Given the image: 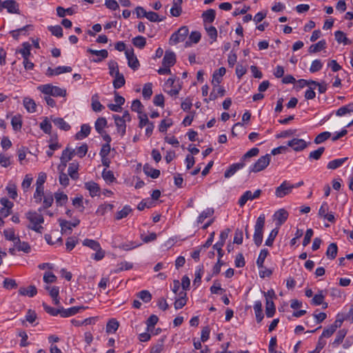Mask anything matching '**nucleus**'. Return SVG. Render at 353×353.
I'll return each mask as SVG.
<instances>
[{
    "label": "nucleus",
    "mask_w": 353,
    "mask_h": 353,
    "mask_svg": "<svg viewBox=\"0 0 353 353\" xmlns=\"http://www.w3.org/2000/svg\"><path fill=\"white\" fill-rule=\"evenodd\" d=\"M265 216L261 214L256 219L254 225V233L253 235V240L255 245L259 247L263 242V228L265 225Z\"/></svg>",
    "instance_id": "1"
},
{
    "label": "nucleus",
    "mask_w": 353,
    "mask_h": 353,
    "mask_svg": "<svg viewBox=\"0 0 353 353\" xmlns=\"http://www.w3.org/2000/svg\"><path fill=\"white\" fill-rule=\"evenodd\" d=\"M37 89L45 95L52 97H65L66 95V90L61 88L52 84H45L39 85Z\"/></svg>",
    "instance_id": "2"
},
{
    "label": "nucleus",
    "mask_w": 353,
    "mask_h": 353,
    "mask_svg": "<svg viewBox=\"0 0 353 353\" xmlns=\"http://www.w3.org/2000/svg\"><path fill=\"white\" fill-rule=\"evenodd\" d=\"M189 33L188 26H182L177 31L174 32L170 38V44L175 45L178 43L183 42Z\"/></svg>",
    "instance_id": "3"
},
{
    "label": "nucleus",
    "mask_w": 353,
    "mask_h": 353,
    "mask_svg": "<svg viewBox=\"0 0 353 353\" xmlns=\"http://www.w3.org/2000/svg\"><path fill=\"white\" fill-rule=\"evenodd\" d=\"M270 159L271 156L269 154L261 157L250 168V172L256 173L263 170L270 164Z\"/></svg>",
    "instance_id": "4"
},
{
    "label": "nucleus",
    "mask_w": 353,
    "mask_h": 353,
    "mask_svg": "<svg viewBox=\"0 0 353 353\" xmlns=\"http://www.w3.org/2000/svg\"><path fill=\"white\" fill-rule=\"evenodd\" d=\"M261 194V190L258 189L254 193H252L251 191L247 190L240 197L238 201V204L243 207L248 200H253L257 199L260 196Z\"/></svg>",
    "instance_id": "5"
},
{
    "label": "nucleus",
    "mask_w": 353,
    "mask_h": 353,
    "mask_svg": "<svg viewBox=\"0 0 353 353\" xmlns=\"http://www.w3.org/2000/svg\"><path fill=\"white\" fill-rule=\"evenodd\" d=\"M292 190V187H291V184L287 181H284L279 187L276 188L275 195L278 198H283L285 196L289 194Z\"/></svg>",
    "instance_id": "6"
},
{
    "label": "nucleus",
    "mask_w": 353,
    "mask_h": 353,
    "mask_svg": "<svg viewBox=\"0 0 353 353\" xmlns=\"http://www.w3.org/2000/svg\"><path fill=\"white\" fill-rule=\"evenodd\" d=\"M125 54L128 59V66L134 70H137L139 68L140 64L138 59L134 53V50L132 48L130 50H128L125 51Z\"/></svg>",
    "instance_id": "7"
},
{
    "label": "nucleus",
    "mask_w": 353,
    "mask_h": 353,
    "mask_svg": "<svg viewBox=\"0 0 353 353\" xmlns=\"http://www.w3.org/2000/svg\"><path fill=\"white\" fill-rule=\"evenodd\" d=\"M75 150L74 149H69L68 147H67L64 150H63L61 157L60 158L61 160V164L59 165L58 168L59 170L61 169V166L62 165L63 168H65L67 165V163L70 161L72 157L74 155Z\"/></svg>",
    "instance_id": "8"
},
{
    "label": "nucleus",
    "mask_w": 353,
    "mask_h": 353,
    "mask_svg": "<svg viewBox=\"0 0 353 353\" xmlns=\"http://www.w3.org/2000/svg\"><path fill=\"white\" fill-rule=\"evenodd\" d=\"M287 145L296 152L301 151L307 146V143L303 139L296 138L289 141Z\"/></svg>",
    "instance_id": "9"
},
{
    "label": "nucleus",
    "mask_w": 353,
    "mask_h": 353,
    "mask_svg": "<svg viewBox=\"0 0 353 353\" xmlns=\"http://www.w3.org/2000/svg\"><path fill=\"white\" fill-rule=\"evenodd\" d=\"M88 307L84 306H74L68 309H65L63 307H61V316L63 318L69 317L77 314L82 310L87 309Z\"/></svg>",
    "instance_id": "10"
},
{
    "label": "nucleus",
    "mask_w": 353,
    "mask_h": 353,
    "mask_svg": "<svg viewBox=\"0 0 353 353\" xmlns=\"http://www.w3.org/2000/svg\"><path fill=\"white\" fill-rule=\"evenodd\" d=\"M26 218L32 224H41L44 222V219L41 214L34 211H29L26 214Z\"/></svg>",
    "instance_id": "11"
},
{
    "label": "nucleus",
    "mask_w": 353,
    "mask_h": 353,
    "mask_svg": "<svg viewBox=\"0 0 353 353\" xmlns=\"http://www.w3.org/2000/svg\"><path fill=\"white\" fill-rule=\"evenodd\" d=\"M3 9H6L9 13L19 14V4L14 0H6L3 1Z\"/></svg>",
    "instance_id": "12"
},
{
    "label": "nucleus",
    "mask_w": 353,
    "mask_h": 353,
    "mask_svg": "<svg viewBox=\"0 0 353 353\" xmlns=\"http://www.w3.org/2000/svg\"><path fill=\"white\" fill-rule=\"evenodd\" d=\"M176 62V55L172 51H165L164 57L163 59V65L164 67H169L174 65Z\"/></svg>",
    "instance_id": "13"
},
{
    "label": "nucleus",
    "mask_w": 353,
    "mask_h": 353,
    "mask_svg": "<svg viewBox=\"0 0 353 353\" xmlns=\"http://www.w3.org/2000/svg\"><path fill=\"white\" fill-rule=\"evenodd\" d=\"M274 216L276 220V225L279 228L288 219V212L285 209H280L274 213Z\"/></svg>",
    "instance_id": "14"
},
{
    "label": "nucleus",
    "mask_w": 353,
    "mask_h": 353,
    "mask_svg": "<svg viewBox=\"0 0 353 353\" xmlns=\"http://www.w3.org/2000/svg\"><path fill=\"white\" fill-rule=\"evenodd\" d=\"M84 188L89 191L90 195L92 197L99 195L100 192L99 185L94 181H88L85 183Z\"/></svg>",
    "instance_id": "15"
},
{
    "label": "nucleus",
    "mask_w": 353,
    "mask_h": 353,
    "mask_svg": "<svg viewBox=\"0 0 353 353\" xmlns=\"http://www.w3.org/2000/svg\"><path fill=\"white\" fill-rule=\"evenodd\" d=\"M88 52L91 54L97 56V58L93 59V61L96 63L102 61V60L107 58L108 56V52L106 50H97L89 48L88 49Z\"/></svg>",
    "instance_id": "16"
},
{
    "label": "nucleus",
    "mask_w": 353,
    "mask_h": 353,
    "mask_svg": "<svg viewBox=\"0 0 353 353\" xmlns=\"http://www.w3.org/2000/svg\"><path fill=\"white\" fill-rule=\"evenodd\" d=\"M244 166H245V163L243 162L232 164L231 165H230L228 169H227L225 170V172L224 173V176L225 178L231 177L236 172V171L243 168Z\"/></svg>",
    "instance_id": "17"
},
{
    "label": "nucleus",
    "mask_w": 353,
    "mask_h": 353,
    "mask_svg": "<svg viewBox=\"0 0 353 353\" xmlns=\"http://www.w3.org/2000/svg\"><path fill=\"white\" fill-rule=\"evenodd\" d=\"M141 10V13L145 15V17L147 18L151 22H159L161 21L162 19L159 18V14L154 12H146V10L141 6H138V10Z\"/></svg>",
    "instance_id": "18"
},
{
    "label": "nucleus",
    "mask_w": 353,
    "mask_h": 353,
    "mask_svg": "<svg viewBox=\"0 0 353 353\" xmlns=\"http://www.w3.org/2000/svg\"><path fill=\"white\" fill-rule=\"evenodd\" d=\"M226 70L224 67L220 68L219 70H215L212 75V83L214 87L218 85L222 80V77L225 74Z\"/></svg>",
    "instance_id": "19"
},
{
    "label": "nucleus",
    "mask_w": 353,
    "mask_h": 353,
    "mask_svg": "<svg viewBox=\"0 0 353 353\" xmlns=\"http://www.w3.org/2000/svg\"><path fill=\"white\" fill-rule=\"evenodd\" d=\"M115 124L117 127V130L121 133V136H123L125 133L126 125L125 119L121 118L120 116L114 114L113 115Z\"/></svg>",
    "instance_id": "20"
},
{
    "label": "nucleus",
    "mask_w": 353,
    "mask_h": 353,
    "mask_svg": "<svg viewBox=\"0 0 353 353\" xmlns=\"http://www.w3.org/2000/svg\"><path fill=\"white\" fill-rule=\"evenodd\" d=\"M19 294L21 296L33 297L37 294V290L34 285H29L27 288L22 287L19 288Z\"/></svg>",
    "instance_id": "21"
},
{
    "label": "nucleus",
    "mask_w": 353,
    "mask_h": 353,
    "mask_svg": "<svg viewBox=\"0 0 353 353\" xmlns=\"http://www.w3.org/2000/svg\"><path fill=\"white\" fill-rule=\"evenodd\" d=\"M143 170L145 175L152 179H157L160 175V170L152 168L149 164H145Z\"/></svg>",
    "instance_id": "22"
},
{
    "label": "nucleus",
    "mask_w": 353,
    "mask_h": 353,
    "mask_svg": "<svg viewBox=\"0 0 353 353\" xmlns=\"http://www.w3.org/2000/svg\"><path fill=\"white\" fill-rule=\"evenodd\" d=\"M99 96L98 94H94L91 98V106L92 109L94 112H101L104 109V106L99 101Z\"/></svg>",
    "instance_id": "23"
},
{
    "label": "nucleus",
    "mask_w": 353,
    "mask_h": 353,
    "mask_svg": "<svg viewBox=\"0 0 353 353\" xmlns=\"http://www.w3.org/2000/svg\"><path fill=\"white\" fill-rule=\"evenodd\" d=\"M23 106L28 112L33 113L37 111L35 101L29 97H25L23 99Z\"/></svg>",
    "instance_id": "24"
},
{
    "label": "nucleus",
    "mask_w": 353,
    "mask_h": 353,
    "mask_svg": "<svg viewBox=\"0 0 353 353\" xmlns=\"http://www.w3.org/2000/svg\"><path fill=\"white\" fill-rule=\"evenodd\" d=\"M91 128L88 124H83L81 126V130L76 135V139L80 140L87 137L90 133Z\"/></svg>",
    "instance_id": "25"
},
{
    "label": "nucleus",
    "mask_w": 353,
    "mask_h": 353,
    "mask_svg": "<svg viewBox=\"0 0 353 353\" xmlns=\"http://www.w3.org/2000/svg\"><path fill=\"white\" fill-rule=\"evenodd\" d=\"M275 312L276 308L273 301L269 299V298H267L265 301V314L267 317H272L274 315Z\"/></svg>",
    "instance_id": "26"
},
{
    "label": "nucleus",
    "mask_w": 353,
    "mask_h": 353,
    "mask_svg": "<svg viewBox=\"0 0 353 353\" xmlns=\"http://www.w3.org/2000/svg\"><path fill=\"white\" fill-rule=\"evenodd\" d=\"M15 248L19 251H23L25 253H29L31 250L30 245L25 241H21L20 239H17L14 244Z\"/></svg>",
    "instance_id": "27"
},
{
    "label": "nucleus",
    "mask_w": 353,
    "mask_h": 353,
    "mask_svg": "<svg viewBox=\"0 0 353 353\" xmlns=\"http://www.w3.org/2000/svg\"><path fill=\"white\" fill-rule=\"evenodd\" d=\"M54 201V198L52 192H46L43 196V206L39 209V211L41 212L43 209H47L50 208Z\"/></svg>",
    "instance_id": "28"
},
{
    "label": "nucleus",
    "mask_w": 353,
    "mask_h": 353,
    "mask_svg": "<svg viewBox=\"0 0 353 353\" xmlns=\"http://www.w3.org/2000/svg\"><path fill=\"white\" fill-rule=\"evenodd\" d=\"M337 252L338 247L336 243H331L327 247L325 254L328 259L333 260L336 258Z\"/></svg>",
    "instance_id": "29"
},
{
    "label": "nucleus",
    "mask_w": 353,
    "mask_h": 353,
    "mask_svg": "<svg viewBox=\"0 0 353 353\" xmlns=\"http://www.w3.org/2000/svg\"><path fill=\"white\" fill-rule=\"evenodd\" d=\"M347 159V157H344L330 161L327 165V168L330 170L337 169L338 168L341 167Z\"/></svg>",
    "instance_id": "30"
},
{
    "label": "nucleus",
    "mask_w": 353,
    "mask_h": 353,
    "mask_svg": "<svg viewBox=\"0 0 353 353\" xmlns=\"http://www.w3.org/2000/svg\"><path fill=\"white\" fill-rule=\"evenodd\" d=\"M52 121L53 123L61 130L68 131L70 129V125L62 118H52Z\"/></svg>",
    "instance_id": "31"
},
{
    "label": "nucleus",
    "mask_w": 353,
    "mask_h": 353,
    "mask_svg": "<svg viewBox=\"0 0 353 353\" xmlns=\"http://www.w3.org/2000/svg\"><path fill=\"white\" fill-rule=\"evenodd\" d=\"M78 169H79V163L72 162L70 163L68 172L70 176L74 179L76 180L79 178V174H78Z\"/></svg>",
    "instance_id": "32"
},
{
    "label": "nucleus",
    "mask_w": 353,
    "mask_h": 353,
    "mask_svg": "<svg viewBox=\"0 0 353 353\" xmlns=\"http://www.w3.org/2000/svg\"><path fill=\"white\" fill-rule=\"evenodd\" d=\"M186 292L182 291L179 293V298L176 299L174 302V308L176 310H179L182 308L185 305L187 300H186Z\"/></svg>",
    "instance_id": "33"
},
{
    "label": "nucleus",
    "mask_w": 353,
    "mask_h": 353,
    "mask_svg": "<svg viewBox=\"0 0 353 353\" xmlns=\"http://www.w3.org/2000/svg\"><path fill=\"white\" fill-rule=\"evenodd\" d=\"M215 17L216 12L213 9L207 10L202 14V17L205 23H212L215 19Z\"/></svg>",
    "instance_id": "34"
},
{
    "label": "nucleus",
    "mask_w": 353,
    "mask_h": 353,
    "mask_svg": "<svg viewBox=\"0 0 353 353\" xmlns=\"http://www.w3.org/2000/svg\"><path fill=\"white\" fill-rule=\"evenodd\" d=\"M326 48V41L325 40L323 39L319 41L316 44L312 45L309 48V52L310 53H316Z\"/></svg>",
    "instance_id": "35"
},
{
    "label": "nucleus",
    "mask_w": 353,
    "mask_h": 353,
    "mask_svg": "<svg viewBox=\"0 0 353 353\" xmlns=\"http://www.w3.org/2000/svg\"><path fill=\"white\" fill-rule=\"evenodd\" d=\"M346 334L347 331L345 329H342L338 331L336 335V338L332 343V346L337 347L339 345H340L343 342Z\"/></svg>",
    "instance_id": "36"
},
{
    "label": "nucleus",
    "mask_w": 353,
    "mask_h": 353,
    "mask_svg": "<svg viewBox=\"0 0 353 353\" xmlns=\"http://www.w3.org/2000/svg\"><path fill=\"white\" fill-rule=\"evenodd\" d=\"M125 81L123 74L120 72L116 74L113 81V86L115 89H119L125 85Z\"/></svg>",
    "instance_id": "37"
},
{
    "label": "nucleus",
    "mask_w": 353,
    "mask_h": 353,
    "mask_svg": "<svg viewBox=\"0 0 353 353\" xmlns=\"http://www.w3.org/2000/svg\"><path fill=\"white\" fill-rule=\"evenodd\" d=\"M31 45L28 42H24L22 44V48L17 50V52L20 53L23 59L29 57L30 54Z\"/></svg>",
    "instance_id": "38"
},
{
    "label": "nucleus",
    "mask_w": 353,
    "mask_h": 353,
    "mask_svg": "<svg viewBox=\"0 0 353 353\" xmlns=\"http://www.w3.org/2000/svg\"><path fill=\"white\" fill-rule=\"evenodd\" d=\"M54 199L57 205L62 206L65 204L68 200L67 194L63 192H55Z\"/></svg>",
    "instance_id": "39"
},
{
    "label": "nucleus",
    "mask_w": 353,
    "mask_h": 353,
    "mask_svg": "<svg viewBox=\"0 0 353 353\" xmlns=\"http://www.w3.org/2000/svg\"><path fill=\"white\" fill-rule=\"evenodd\" d=\"M334 35L338 43H343L344 45H349L351 43V41L346 37V35L343 32L338 30L335 32Z\"/></svg>",
    "instance_id": "40"
},
{
    "label": "nucleus",
    "mask_w": 353,
    "mask_h": 353,
    "mask_svg": "<svg viewBox=\"0 0 353 353\" xmlns=\"http://www.w3.org/2000/svg\"><path fill=\"white\" fill-rule=\"evenodd\" d=\"M59 221L62 234H70L72 232L71 222L63 219H59Z\"/></svg>",
    "instance_id": "41"
},
{
    "label": "nucleus",
    "mask_w": 353,
    "mask_h": 353,
    "mask_svg": "<svg viewBox=\"0 0 353 353\" xmlns=\"http://www.w3.org/2000/svg\"><path fill=\"white\" fill-rule=\"evenodd\" d=\"M353 112V103H350L346 105L342 106L339 108L336 112V114L339 117L343 116L347 113Z\"/></svg>",
    "instance_id": "42"
},
{
    "label": "nucleus",
    "mask_w": 353,
    "mask_h": 353,
    "mask_svg": "<svg viewBox=\"0 0 353 353\" xmlns=\"http://www.w3.org/2000/svg\"><path fill=\"white\" fill-rule=\"evenodd\" d=\"M107 125V120L104 117H100L95 121V130L99 133H103V129Z\"/></svg>",
    "instance_id": "43"
},
{
    "label": "nucleus",
    "mask_w": 353,
    "mask_h": 353,
    "mask_svg": "<svg viewBox=\"0 0 353 353\" xmlns=\"http://www.w3.org/2000/svg\"><path fill=\"white\" fill-rule=\"evenodd\" d=\"M269 254V252L267 249H263L261 250L258 259L256 260V265L259 268H263V263L265 258Z\"/></svg>",
    "instance_id": "44"
},
{
    "label": "nucleus",
    "mask_w": 353,
    "mask_h": 353,
    "mask_svg": "<svg viewBox=\"0 0 353 353\" xmlns=\"http://www.w3.org/2000/svg\"><path fill=\"white\" fill-rule=\"evenodd\" d=\"M131 211L132 208H130V206L126 205L123 208L122 210H121L116 214L115 219L117 220H121L123 218H125L130 214V212H131Z\"/></svg>",
    "instance_id": "45"
},
{
    "label": "nucleus",
    "mask_w": 353,
    "mask_h": 353,
    "mask_svg": "<svg viewBox=\"0 0 353 353\" xmlns=\"http://www.w3.org/2000/svg\"><path fill=\"white\" fill-rule=\"evenodd\" d=\"M331 137L330 132L325 131L319 134L314 139V142L316 144H321L327 140Z\"/></svg>",
    "instance_id": "46"
},
{
    "label": "nucleus",
    "mask_w": 353,
    "mask_h": 353,
    "mask_svg": "<svg viewBox=\"0 0 353 353\" xmlns=\"http://www.w3.org/2000/svg\"><path fill=\"white\" fill-rule=\"evenodd\" d=\"M119 326V322L116 319H112L106 325V332L114 333L117 330Z\"/></svg>",
    "instance_id": "47"
},
{
    "label": "nucleus",
    "mask_w": 353,
    "mask_h": 353,
    "mask_svg": "<svg viewBox=\"0 0 353 353\" xmlns=\"http://www.w3.org/2000/svg\"><path fill=\"white\" fill-rule=\"evenodd\" d=\"M83 245L84 246H87V247L91 248L92 250H93L94 251L100 249V248H101V245L98 241H97L95 240H92V239H85L83 241Z\"/></svg>",
    "instance_id": "48"
},
{
    "label": "nucleus",
    "mask_w": 353,
    "mask_h": 353,
    "mask_svg": "<svg viewBox=\"0 0 353 353\" xmlns=\"http://www.w3.org/2000/svg\"><path fill=\"white\" fill-rule=\"evenodd\" d=\"M325 296L323 291L320 290L318 294H315L311 300V304L314 305H320L323 303Z\"/></svg>",
    "instance_id": "49"
},
{
    "label": "nucleus",
    "mask_w": 353,
    "mask_h": 353,
    "mask_svg": "<svg viewBox=\"0 0 353 353\" xmlns=\"http://www.w3.org/2000/svg\"><path fill=\"white\" fill-rule=\"evenodd\" d=\"M42 306L44 310L51 316H55L58 314L61 315V307L59 308H54L51 306L48 305L46 303H43Z\"/></svg>",
    "instance_id": "50"
},
{
    "label": "nucleus",
    "mask_w": 353,
    "mask_h": 353,
    "mask_svg": "<svg viewBox=\"0 0 353 353\" xmlns=\"http://www.w3.org/2000/svg\"><path fill=\"white\" fill-rule=\"evenodd\" d=\"M113 208L114 205L110 203L100 205L96 211V214L100 216H103L106 213L107 211H111Z\"/></svg>",
    "instance_id": "51"
},
{
    "label": "nucleus",
    "mask_w": 353,
    "mask_h": 353,
    "mask_svg": "<svg viewBox=\"0 0 353 353\" xmlns=\"http://www.w3.org/2000/svg\"><path fill=\"white\" fill-rule=\"evenodd\" d=\"M213 214H214V209L207 208L206 210L203 211L199 216V217L197 219L198 223H203L206 218L212 216Z\"/></svg>",
    "instance_id": "52"
},
{
    "label": "nucleus",
    "mask_w": 353,
    "mask_h": 353,
    "mask_svg": "<svg viewBox=\"0 0 353 353\" xmlns=\"http://www.w3.org/2000/svg\"><path fill=\"white\" fill-rule=\"evenodd\" d=\"M132 44L140 49H142L145 47L146 44L145 39L142 36H137L132 39Z\"/></svg>",
    "instance_id": "53"
},
{
    "label": "nucleus",
    "mask_w": 353,
    "mask_h": 353,
    "mask_svg": "<svg viewBox=\"0 0 353 353\" xmlns=\"http://www.w3.org/2000/svg\"><path fill=\"white\" fill-rule=\"evenodd\" d=\"M159 321V318L157 315L152 314L151 315L147 320V331L151 332L154 328V325L157 323Z\"/></svg>",
    "instance_id": "54"
},
{
    "label": "nucleus",
    "mask_w": 353,
    "mask_h": 353,
    "mask_svg": "<svg viewBox=\"0 0 353 353\" xmlns=\"http://www.w3.org/2000/svg\"><path fill=\"white\" fill-rule=\"evenodd\" d=\"M278 233H279V228L273 229L270 232L269 236L268 237V239L265 241V245L269 246V247L272 246L276 236H277Z\"/></svg>",
    "instance_id": "55"
},
{
    "label": "nucleus",
    "mask_w": 353,
    "mask_h": 353,
    "mask_svg": "<svg viewBox=\"0 0 353 353\" xmlns=\"http://www.w3.org/2000/svg\"><path fill=\"white\" fill-rule=\"evenodd\" d=\"M48 28L52 35L58 38H61L63 37V29L60 26H48Z\"/></svg>",
    "instance_id": "56"
},
{
    "label": "nucleus",
    "mask_w": 353,
    "mask_h": 353,
    "mask_svg": "<svg viewBox=\"0 0 353 353\" xmlns=\"http://www.w3.org/2000/svg\"><path fill=\"white\" fill-rule=\"evenodd\" d=\"M152 84L151 83H145L143 88L142 94L144 99H149L152 94Z\"/></svg>",
    "instance_id": "57"
},
{
    "label": "nucleus",
    "mask_w": 353,
    "mask_h": 353,
    "mask_svg": "<svg viewBox=\"0 0 353 353\" xmlns=\"http://www.w3.org/2000/svg\"><path fill=\"white\" fill-rule=\"evenodd\" d=\"M102 177L107 183H112L116 180L113 172L104 169L102 172Z\"/></svg>",
    "instance_id": "58"
},
{
    "label": "nucleus",
    "mask_w": 353,
    "mask_h": 353,
    "mask_svg": "<svg viewBox=\"0 0 353 353\" xmlns=\"http://www.w3.org/2000/svg\"><path fill=\"white\" fill-rule=\"evenodd\" d=\"M325 151L324 147H320L317 150L312 151L309 154V159H314V160H319L323 153Z\"/></svg>",
    "instance_id": "59"
},
{
    "label": "nucleus",
    "mask_w": 353,
    "mask_h": 353,
    "mask_svg": "<svg viewBox=\"0 0 353 353\" xmlns=\"http://www.w3.org/2000/svg\"><path fill=\"white\" fill-rule=\"evenodd\" d=\"M3 234L7 240L13 241L14 244L15 241H17V239H19V237L15 236L14 230L12 228L5 230Z\"/></svg>",
    "instance_id": "60"
},
{
    "label": "nucleus",
    "mask_w": 353,
    "mask_h": 353,
    "mask_svg": "<svg viewBox=\"0 0 353 353\" xmlns=\"http://www.w3.org/2000/svg\"><path fill=\"white\" fill-rule=\"evenodd\" d=\"M108 68L110 70V76H115L116 74L119 73L118 63L113 60H111L108 63Z\"/></svg>",
    "instance_id": "61"
},
{
    "label": "nucleus",
    "mask_w": 353,
    "mask_h": 353,
    "mask_svg": "<svg viewBox=\"0 0 353 353\" xmlns=\"http://www.w3.org/2000/svg\"><path fill=\"white\" fill-rule=\"evenodd\" d=\"M78 243V239L75 236H70L67 239L65 245L68 251H71L74 249Z\"/></svg>",
    "instance_id": "62"
},
{
    "label": "nucleus",
    "mask_w": 353,
    "mask_h": 353,
    "mask_svg": "<svg viewBox=\"0 0 353 353\" xmlns=\"http://www.w3.org/2000/svg\"><path fill=\"white\" fill-rule=\"evenodd\" d=\"M3 288L8 290L15 289L17 288V283L14 279L6 278L3 283Z\"/></svg>",
    "instance_id": "63"
},
{
    "label": "nucleus",
    "mask_w": 353,
    "mask_h": 353,
    "mask_svg": "<svg viewBox=\"0 0 353 353\" xmlns=\"http://www.w3.org/2000/svg\"><path fill=\"white\" fill-rule=\"evenodd\" d=\"M137 296L145 303H148L152 299V295L148 290H142L139 292Z\"/></svg>",
    "instance_id": "64"
}]
</instances>
